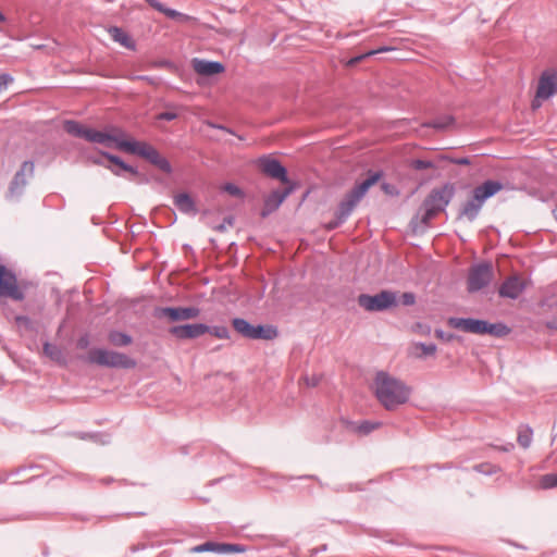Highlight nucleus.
Returning <instances> with one entry per match:
<instances>
[{"label":"nucleus","instance_id":"1","mask_svg":"<svg viewBox=\"0 0 557 557\" xmlns=\"http://www.w3.org/2000/svg\"><path fill=\"white\" fill-rule=\"evenodd\" d=\"M63 127L66 133L87 141L101 144L106 147H115L119 150L137 154L159 168L165 173L171 172V165L154 147L145 141L129 139L119 127L110 126L104 131H97L75 121H65Z\"/></svg>","mask_w":557,"mask_h":557},{"label":"nucleus","instance_id":"2","mask_svg":"<svg viewBox=\"0 0 557 557\" xmlns=\"http://www.w3.org/2000/svg\"><path fill=\"white\" fill-rule=\"evenodd\" d=\"M372 388L379 401L388 410L405 404L410 394L409 387L383 371L375 374Z\"/></svg>","mask_w":557,"mask_h":557},{"label":"nucleus","instance_id":"3","mask_svg":"<svg viewBox=\"0 0 557 557\" xmlns=\"http://www.w3.org/2000/svg\"><path fill=\"white\" fill-rule=\"evenodd\" d=\"M448 325L472 334H490L496 337L508 335L510 329L503 323H488L484 320L450 318Z\"/></svg>","mask_w":557,"mask_h":557},{"label":"nucleus","instance_id":"4","mask_svg":"<svg viewBox=\"0 0 557 557\" xmlns=\"http://www.w3.org/2000/svg\"><path fill=\"white\" fill-rule=\"evenodd\" d=\"M453 195L454 187L450 185L433 189L423 201L421 222L428 224L434 216L444 211Z\"/></svg>","mask_w":557,"mask_h":557},{"label":"nucleus","instance_id":"5","mask_svg":"<svg viewBox=\"0 0 557 557\" xmlns=\"http://www.w3.org/2000/svg\"><path fill=\"white\" fill-rule=\"evenodd\" d=\"M381 177L380 173L371 174L367 180L357 184L348 191L338 205V218L345 220L364 197L368 190L375 185Z\"/></svg>","mask_w":557,"mask_h":557},{"label":"nucleus","instance_id":"6","mask_svg":"<svg viewBox=\"0 0 557 557\" xmlns=\"http://www.w3.org/2000/svg\"><path fill=\"white\" fill-rule=\"evenodd\" d=\"M87 360L90 363L108 368L133 369L136 366L135 360L126 355L101 348L89 350Z\"/></svg>","mask_w":557,"mask_h":557},{"label":"nucleus","instance_id":"7","mask_svg":"<svg viewBox=\"0 0 557 557\" xmlns=\"http://www.w3.org/2000/svg\"><path fill=\"white\" fill-rule=\"evenodd\" d=\"M358 305L367 311H383L395 307L397 297L391 290H382L375 295L361 294L358 297Z\"/></svg>","mask_w":557,"mask_h":557},{"label":"nucleus","instance_id":"8","mask_svg":"<svg viewBox=\"0 0 557 557\" xmlns=\"http://www.w3.org/2000/svg\"><path fill=\"white\" fill-rule=\"evenodd\" d=\"M557 94V73L545 71L542 73L535 97L532 101V109H539L544 100L549 99Z\"/></svg>","mask_w":557,"mask_h":557},{"label":"nucleus","instance_id":"9","mask_svg":"<svg viewBox=\"0 0 557 557\" xmlns=\"http://www.w3.org/2000/svg\"><path fill=\"white\" fill-rule=\"evenodd\" d=\"M493 278V268L488 263L479 264L470 270L468 289L475 292L486 286Z\"/></svg>","mask_w":557,"mask_h":557},{"label":"nucleus","instance_id":"10","mask_svg":"<svg viewBox=\"0 0 557 557\" xmlns=\"http://www.w3.org/2000/svg\"><path fill=\"white\" fill-rule=\"evenodd\" d=\"M0 296H8L14 300L24 298L23 292L17 286L15 275L2 264H0Z\"/></svg>","mask_w":557,"mask_h":557},{"label":"nucleus","instance_id":"11","mask_svg":"<svg viewBox=\"0 0 557 557\" xmlns=\"http://www.w3.org/2000/svg\"><path fill=\"white\" fill-rule=\"evenodd\" d=\"M34 174V164L32 162H24L21 165V169L14 175L10 188H9V197L15 198L18 197L24 187L28 183V178H30Z\"/></svg>","mask_w":557,"mask_h":557},{"label":"nucleus","instance_id":"12","mask_svg":"<svg viewBox=\"0 0 557 557\" xmlns=\"http://www.w3.org/2000/svg\"><path fill=\"white\" fill-rule=\"evenodd\" d=\"M525 281L518 276L512 275L508 277L499 287V296L510 299L518 298L525 288Z\"/></svg>","mask_w":557,"mask_h":557},{"label":"nucleus","instance_id":"13","mask_svg":"<svg viewBox=\"0 0 557 557\" xmlns=\"http://www.w3.org/2000/svg\"><path fill=\"white\" fill-rule=\"evenodd\" d=\"M209 332V326L196 323L173 326L170 329V333L180 339L196 338Z\"/></svg>","mask_w":557,"mask_h":557},{"label":"nucleus","instance_id":"14","mask_svg":"<svg viewBox=\"0 0 557 557\" xmlns=\"http://www.w3.org/2000/svg\"><path fill=\"white\" fill-rule=\"evenodd\" d=\"M259 166L267 175L278 178L282 183H287L286 170L274 159L262 158L259 160Z\"/></svg>","mask_w":557,"mask_h":557},{"label":"nucleus","instance_id":"15","mask_svg":"<svg viewBox=\"0 0 557 557\" xmlns=\"http://www.w3.org/2000/svg\"><path fill=\"white\" fill-rule=\"evenodd\" d=\"M292 188L287 187L284 190H274L265 199L261 215L264 218L275 211L285 198L290 194Z\"/></svg>","mask_w":557,"mask_h":557},{"label":"nucleus","instance_id":"16","mask_svg":"<svg viewBox=\"0 0 557 557\" xmlns=\"http://www.w3.org/2000/svg\"><path fill=\"white\" fill-rule=\"evenodd\" d=\"M199 309L195 307L188 308H163L161 309V313L169 318L171 321H183L195 319L199 315Z\"/></svg>","mask_w":557,"mask_h":557},{"label":"nucleus","instance_id":"17","mask_svg":"<svg viewBox=\"0 0 557 557\" xmlns=\"http://www.w3.org/2000/svg\"><path fill=\"white\" fill-rule=\"evenodd\" d=\"M504 188L503 184L497 181H486L474 188V198L484 203V201Z\"/></svg>","mask_w":557,"mask_h":557},{"label":"nucleus","instance_id":"18","mask_svg":"<svg viewBox=\"0 0 557 557\" xmlns=\"http://www.w3.org/2000/svg\"><path fill=\"white\" fill-rule=\"evenodd\" d=\"M193 67L196 73L203 76H212L224 72V65L216 61L195 59L193 61Z\"/></svg>","mask_w":557,"mask_h":557},{"label":"nucleus","instance_id":"19","mask_svg":"<svg viewBox=\"0 0 557 557\" xmlns=\"http://www.w3.org/2000/svg\"><path fill=\"white\" fill-rule=\"evenodd\" d=\"M436 346L433 344L413 343L408 348V355L414 359H423L428 356H434Z\"/></svg>","mask_w":557,"mask_h":557},{"label":"nucleus","instance_id":"20","mask_svg":"<svg viewBox=\"0 0 557 557\" xmlns=\"http://www.w3.org/2000/svg\"><path fill=\"white\" fill-rule=\"evenodd\" d=\"M195 553H203V552H216V553H232L237 552L238 549L234 545L230 544H215L212 542H207L205 544L195 546L193 549Z\"/></svg>","mask_w":557,"mask_h":557},{"label":"nucleus","instance_id":"21","mask_svg":"<svg viewBox=\"0 0 557 557\" xmlns=\"http://www.w3.org/2000/svg\"><path fill=\"white\" fill-rule=\"evenodd\" d=\"M109 34H110L111 38L114 41L119 42L121 46H123V47H125L127 49H131V50L135 49L134 40L122 28H120V27H111V28H109Z\"/></svg>","mask_w":557,"mask_h":557},{"label":"nucleus","instance_id":"22","mask_svg":"<svg viewBox=\"0 0 557 557\" xmlns=\"http://www.w3.org/2000/svg\"><path fill=\"white\" fill-rule=\"evenodd\" d=\"M482 206L483 203L473 197L463 205L460 211V218H467L469 221H473L479 214Z\"/></svg>","mask_w":557,"mask_h":557},{"label":"nucleus","instance_id":"23","mask_svg":"<svg viewBox=\"0 0 557 557\" xmlns=\"http://www.w3.org/2000/svg\"><path fill=\"white\" fill-rule=\"evenodd\" d=\"M175 206L185 213H195L196 208L191 197L188 194H178L174 198Z\"/></svg>","mask_w":557,"mask_h":557},{"label":"nucleus","instance_id":"24","mask_svg":"<svg viewBox=\"0 0 557 557\" xmlns=\"http://www.w3.org/2000/svg\"><path fill=\"white\" fill-rule=\"evenodd\" d=\"M233 327L236 332L247 338L252 339L255 325L250 324L248 321L244 319L236 318L232 321Z\"/></svg>","mask_w":557,"mask_h":557},{"label":"nucleus","instance_id":"25","mask_svg":"<svg viewBox=\"0 0 557 557\" xmlns=\"http://www.w3.org/2000/svg\"><path fill=\"white\" fill-rule=\"evenodd\" d=\"M277 336V330L271 325H256L252 339H273Z\"/></svg>","mask_w":557,"mask_h":557},{"label":"nucleus","instance_id":"26","mask_svg":"<svg viewBox=\"0 0 557 557\" xmlns=\"http://www.w3.org/2000/svg\"><path fill=\"white\" fill-rule=\"evenodd\" d=\"M152 8L156 10L164 13L170 18H180L182 21H188L189 16L184 15L175 10L166 9L164 8L159 1L157 0H146Z\"/></svg>","mask_w":557,"mask_h":557},{"label":"nucleus","instance_id":"27","mask_svg":"<svg viewBox=\"0 0 557 557\" xmlns=\"http://www.w3.org/2000/svg\"><path fill=\"white\" fill-rule=\"evenodd\" d=\"M109 342L113 346L122 347L129 345L132 343V337L125 333L113 331L109 334Z\"/></svg>","mask_w":557,"mask_h":557},{"label":"nucleus","instance_id":"28","mask_svg":"<svg viewBox=\"0 0 557 557\" xmlns=\"http://www.w3.org/2000/svg\"><path fill=\"white\" fill-rule=\"evenodd\" d=\"M107 158L109 159V161L111 163H113L114 165H116L119 168V170L110 168L114 174L120 175L121 171H126L133 175H137V171L134 168L125 164L120 158H117L115 156H107Z\"/></svg>","mask_w":557,"mask_h":557},{"label":"nucleus","instance_id":"29","mask_svg":"<svg viewBox=\"0 0 557 557\" xmlns=\"http://www.w3.org/2000/svg\"><path fill=\"white\" fill-rule=\"evenodd\" d=\"M532 436V430L528 426H522L519 429L517 441L520 446L528 448L531 445Z\"/></svg>","mask_w":557,"mask_h":557},{"label":"nucleus","instance_id":"30","mask_svg":"<svg viewBox=\"0 0 557 557\" xmlns=\"http://www.w3.org/2000/svg\"><path fill=\"white\" fill-rule=\"evenodd\" d=\"M322 379V374H306L305 376L301 377V383L307 387H315L321 383Z\"/></svg>","mask_w":557,"mask_h":557},{"label":"nucleus","instance_id":"31","mask_svg":"<svg viewBox=\"0 0 557 557\" xmlns=\"http://www.w3.org/2000/svg\"><path fill=\"white\" fill-rule=\"evenodd\" d=\"M389 50H392V49L387 48V47L379 48L376 50H371V51H368V52H366V53H363L361 55H358V57H355V58L350 59L347 64L349 66H352V65L359 63L360 61H362L363 59H366L367 57L374 55L376 53H381V52H385V51H389Z\"/></svg>","mask_w":557,"mask_h":557},{"label":"nucleus","instance_id":"32","mask_svg":"<svg viewBox=\"0 0 557 557\" xmlns=\"http://www.w3.org/2000/svg\"><path fill=\"white\" fill-rule=\"evenodd\" d=\"M474 470L479 473L483 474H494L499 471V467L492 465L490 462H483L474 466Z\"/></svg>","mask_w":557,"mask_h":557},{"label":"nucleus","instance_id":"33","mask_svg":"<svg viewBox=\"0 0 557 557\" xmlns=\"http://www.w3.org/2000/svg\"><path fill=\"white\" fill-rule=\"evenodd\" d=\"M541 486L543 488H552L557 486V473L545 474L541 478Z\"/></svg>","mask_w":557,"mask_h":557},{"label":"nucleus","instance_id":"34","mask_svg":"<svg viewBox=\"0 0 557 557\" xmlns=\"http://www.w3.org/2000/svg\"><path fill=\"white\" fill-rule=\"evenodd\" d=\"M209 332L218 337V338H221V339H226L230 337V333H228V330L224 326H215L213 329H210L209 327Z\"/></svg>","mask_w":557,"mask_h":557},{"label":"nucleus","instance_id":"35","mask_svg":"<svg viewBox=\"0 0 557 557\" xmlns=\"http://www.w3.org/2000/svg\"><path fill=\"white\" fill-rule=\"evenodd\" d=\"M222 189L234 197H243L242 190L234 184L227 183L222 186Z\"/></svg>","mask_w":557,"mask_h":557},{"label":"nucleus","instance_id":"36","mask_svg":"<svg viewBox=\"0 0 557 557\" xmlns=\"http://www.w3.org/2000/svg\"><path fill=\"white\" fill-rule=\"evenodd\" d=\"M454 122V119L451 116H446L443 120L435 121L431 125L436 129H445L449 125H451Z\"/></svg>","mask_w":557,"mask_h":557},{"label":"nucleus","instance_id":"37","mask_svg":"<svg viewBox=\"0 0 557 557\" xmlns=\"http://www.w3.org/2000/svg\"><path fill=\"white\" fill-rule=\"evenodd\" d=\"M413 332L422 335L428 336L431 333V327L429 325L422 324V323H416L412 327Z\"/></svg>","mask_w":557,"mask_h":557},{"label":"nucleus","instance_id":"38","mask_svg":"<svg viewBox=\"0 0 557 557\" xmlns=\"http://www.w3.org/2000/svg\"><path fill=\"white\" fill-rule=\"evenodd\" d=\"M411 166L416 170H424L433 168V163L424 160H413Z\"/></svg>","mask_w":557,"mask_h":557},{"label":"nucleus","instance_id":"39","mask_svg":"<svg viewBox=\"0 0 557 557\" xmlns=\"http://www.w3.org/2000/svg\"><path fill=\"white\" fill-rule=\"evenodd\" d=\"M400 300L405 306H412L416 302V297L412 293H404Z\"/></svg>","mask_w":557,"mask_h":557},{"label":"nucleus","instance_id":"40","mask_svg":"<svg viewBox=\"0 0 557 557\" xmlns=\"http://www.w3.org/2000/svg\"><path fill=\"white\" fill-rule=\"evenodd\" d=\"M13 82V77L9 74H1L0 75V92L8 87L10 83Z\"/></svg>","mask_w":557,"mask_h":557},{"label":"nucleus","instance_id":"41","mask_svg":"<svg viewBox=\"0 0 557 557\" xmlns=\"http://www.w3.org/2000/svg\"><path fill=\"white\" fill-rule=\"evenodd\" d=\"M176 116H177V115H176V113H174V112H163V113H160V114L158 115V119H159V120H168V121H171V120L176 119Z\"/></svg>","mask_w":557,"mask_h":557},{"label":"nucleus","instance_id":"42","mask_svg":"<svg viewBox=\"0 0 557 557\" xmlns=\"http://www.w3.org/2000/svg\"><path fill=\"white\" fill-rule=\"evenodd\" d=\"M377 426H379V424H371L369 422H364L363 424H361L360 430L363 433H369V432H371L372 430H374Z\"/></svg>","mask_w":557,"mask_h":557},{"label":"nucleus","instance_id":"43","mask_svg":"<svg viewBox=\"0 0 557 557\" xmlns=\"http://www.w3.org/2000/svg\"><path fill=\"white\" fill-rule=\"evenodd\" d=\"M435 335L437 338L443 341H450L453 337L451 335H446L442 330H436Z\"/></svg>","mask_w":557,"mask_h":557},{"label":"nucleus","instance_id":"44","mask_svg":"<svg viewBox=\"0 0 557 557\" xmlns=\"http://www.w3.org/2000/svg\"><path fill=\"white\" fill-rule=\"evenodd\" d=\"M451 162H454L456 164H459V165H468V164H470V160L468 158L455 159V160H451Z\"/></svg>","mask_w":557,"mask_h":557},{"label":"nucleus","instance_id":"45","mask_svg":"<svg viewBox=\"0 0 557 557\" xmlns=\"http://www.w3.org/2000/svg\"><path fill=\"white\" fill-rule=\"evenodd\" d=\"M336 216H338V212L336 213ZM343 221L344 220H339V218H337L336 221L331 222V223L327 224V228L329 230H333V228L337 227L339 225V223L343 222Z\"/></svg>","mask_w":557,"mask_h":557},{"label":"nucleus","instance_id":"46","mask_svg":"<svg viewBox=\"0 0 557 557\" xmlns=\"http://www.w3.org/2000/svg\"><path fill=\"white\" fill-rule=\"evenodd\" d=\"M44 350H45V352H46L47 355L52 356V346H51V345L46 344V345L44 346Z\"/></svg>","mask_w":557,"mask_h":557},{"label":"nucleus","instance_id":"47","mask_svg":"<svg viewBox=\"0 0 557 557\" xmlns=\"http://www.w3.org/2000/svg\"><path fill=\"white\" fill-rule=\"evenodd\" d=\"M17 322H27V319L26 318H23V317H18L17 319Z\"/></svg>","mask_w":557,"mask_h":557},{"label":"nucleus","instance_id":"48","mask_svg":"<svg viewBox=\"0 0 557 557\" xmlns=\"http://www.w3.org/2000/svg\"><path fill=\"white\" fill-rule=\"evenodd\" d=\"M5 21V17L4 15L0 12V22H4Z\"/></svg>","mask_w":557,"mask_h":557}]
</instances>
